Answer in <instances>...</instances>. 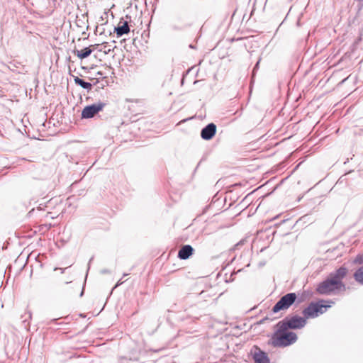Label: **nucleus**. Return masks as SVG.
I'll use <instances>...</instances> for the list:
<instances>
[{
  "label": "nucleus",
  "mask_w": 363,
  "mask_h": 363,
  "mask_svg": "<svg viewBox=\"0 0 363 363\" xmlns=\"http://www.w3.org/2000/svg\"><path fill=\"white\" fill-rule=\"evenodd\" d=\"M194 252V249L190 245H183L178 252V257L180 259H189Z\"/></svg>",
  "instance_id": "obj_9"
},
{
  "label": "nucleus",
  "mask_w": 363,
  "mask_h": 363,
  "mask_svg": "<svg viewBox=\"0 0 363 363\" xmlns=\"http://www.w3.org/2000/svg\"><path fill=\"white\" fill-rule=\"evenodd\" d=\"M93 260V257H91L89 260V263Z\"/></svg>",
  "instance_id": "obj_30"
},
{
  "label": "nucleus",
  "mask_w": 363,
  "mask_h": 363,
  "mask_svg": "<svg viewBox=\"0 0 363 363\" xmlns=\"http://www.w3.org/2000/svg\"><path fill=\"white\" fill-rule=\"evenodd\" d=\"M354 278L356 281L363 284V266L356 270L354 273Z\"/></svg>",
  "instance_id": "obj_13"
},
{
  "label": "nucleus",
  "mask_w": 363,
  "mask_h": 363,
  "mask_svg": "<svg viewBox=\"0 0 363 363\" xmlns=\"http://www.w3.org/2000/svg\"><path fill=\"white\" fill-rule=\"evenodd\" d=\"M74 79V83L81 86L82 88L87 90V91H89L92 89V84L89 82H85L82 79H80L79 77L77 76H72Z\"/></svg>",
  "instance_id": "obj_12"
},
{
  "label": "nucleus",
  "mask_w": 363,
  "mask_h": 363,
  "mask_svg": "<svg viewBox=\"0 0 363 363\" xmlns=\"http://www.w3.org/2000/svg\"><path fill=\"white\" fill-rule=\"evenodd\" d=\"M111 51V49L106 48V50H104V52L105 54H108Z\"/></svg>",
  "instance_id": "obj_22"
},
{
  "label": "nucleus",
  "mask_w": 363,
  "mask_h": 363,
  "mask_svg": "<svg viewBox=\"0 0 363 363\" xmlns=\"http://www.w3.org/2000/svg\"><path fill=\"white\" fill-rule=\"evenodd\" d=\"M83 69H86V67H82Z\"/></svg>",
  "instance_id": "obj_29"
},
{
  "label": "nucleus",
  "mask_w": 363,
  "mask_h": 363,
  "mask_svg": "<svg viewBox=\"0 0 363 363\" xmlns=\"http://www.w3.org/2000/svg\"><path fill=\"white\" fill-rule=\"evenodd\" d=\"M20 65H21V62L13 60V61H11L9 62V64L8 65V68L11 71H12L13 72H16V71H17L16 69L19 68Z\"/></svg>",
  "instance_id": "obj_14"
},
{
  "label": "nucleus",
  "mask_w": 363,
  "mask_h": 363,
  "mask_svg": "<svg viewBox=\"0 0 363 363\" xmlns=\"http://www.w3.org/2000/svg\"><path fill=\"white\" fill-rule=\"evenodd\" d=\"M297 295L294 292L288 293L280 298L274 305L272 311L277 313L280 311H285L289 308L296 301Z\"/></svg>",
  "instance_id": "obj_5"
},
{
  "label": "nucleus",
  "mask_w": 363,
  "mask_h": 363,
  "mask_svg": "<svg viewBox=\"0 0 363 363\" xmlns=\"http://www.w3.org/2000/svg\"><path fill=\"white\" fill-rule=\"evenodd\" d=\"M114 32L118 38L129 33L130 27L128 21H125L123 18H121L118 25L114 28Z\"/></svg>",
  "instance_id": "obj_8"
},
{
  "label": "nucleus",
  "mask_w": 363,
  "mask_h": 363,
  "mask_svg": "<svg viewBox=\"0 0 363 363\" xmlns=\"http://www.w3.org/2000/svg\"><path fill=\"white\" fill-rule=\"evenodd\" d=\"M57 318L52 319V320H50V323H56V321H57Z\"/></svg>",
  "instance_id": "obj_25"
},
{
  "label": "nucleus",
  "mask_w": 363,
  "mask_h": 363,
  "mask_svg": "<svg viewBox=\"0 0 363 363\" xmlns=\"http://www.w3.org/2000/svg\"><path fill=\"white\" fill-rule=\"evenodd\" d=\"M260 60H261V59L259 58V60L255 64V67L253 68V70H252V74H255V72L259 69V65Z\"/></svg>",
  "instance_id": "obj_18"
},
{
  "label": "nucleus",
  "mask_w": 363,
  "mask_h": 363,
  "mask_svg": "<svg viewBox=\"0 0 363 363\" xmlns=\"http://www.w3.org/2000/svg\"><path fill=\"white\" fill-rule=\"evenodd\" d=\"M257 352L253 354V359L255 363H270V359L267 353L257 348Z\"/></svg>",
  "instance_id": "obj_10"
},
{
  "label": "nucleus",
  "mask_w": 363,
  "mask_h": 363,
  "mask_svg": "<svg viewBox=\"0 0 363 363\" xmlns=\"http://www.w3.org/2000/svg\"><path fill=\"white\" fill-rule=\"evenodd\" d=\"M96 74L99 75V76H102L103 75V72H101V71H99V72H97Z\"/></svg>",
  "instance_id": "obj_24"
},
{
  "label": "nucleus",
  "mask_w": 363,
  "mask_h": 363,
  "mask_svg": "<svg viewBox=\"0 0 363 363\" xmlns=\"http://www.w3.org/2000/svg\"><path fill=\"white\" fill-rule=\"evenodd\" d=\"M108 272H109V271L107 269H104L101 271V273H103V274H106V273H108Z\"/></svg>",
  "instance_id": "obj_23"
},
{
  "label": "nucleus",
  "mask_w": 363,
  "mask_h": 363,
  "mask_svg": "<svg viewBox=\"0 0 363 363\" xmlns=\"http://www.w3.org/2000/svg\"><path fill=\"white\" fill-rule=\"evenodd\" d=\"M111 51V49L106 48V50H104V52L105 54H108Z\"/></svg>",
  "instance_id": "obj_21"
},
{
  "label": "nucleus",
  "mask_w": 363,
  "mask_h": 363,
  "mask_svg": "<svg viewBox=\"0 0 363 363\" xmlns=\"http://www.w3.org/2000/svg\"><path fill=\"white\" fill-rule=\"evenodd\" d=\"M277 323L278 325L281 326L280 331L299 330L306 326L307 319L304 315L301 317L296 314L289 315Z\"/></svg>",
  "instance_id": "obj_4"
},
{
  "label": "nucleus",
  "mask_w": 363,
  "mask_h": 363,
  "mask_svg": "<svg viewBox=\"0 0 363 363\" xmlns=\"http://www.w3.org/2000/svg\"><path fill=\"white\" fill-rule=\"evenodd\" d=\"M199 165H200V162H199V163H198V165H197V167H196L195 171L197 169V168H198Z\"/></svg>",
  "instance_id": "obj_27"
},
{
  "label": "nucleus",
  "mask_w": 363,
  "mask_h": 363,
  "mask_svg": "<svg viewBox=\"0 0 363 363\" xmlns=\"http://www.w3.org/2000/svg\"><path fill=\"white\" fill-rule=\"evenodd\" d=\"M347 269L342 266L335 272L329 274L328 277L320 282L316 287V292L320 295H330L337 291H345V284L342 282L347 273Z\"/></svg>",
  "instance_id": "obj_1"
},
{
  "label": "nucleus",
  "mask_w": 363,
  "mask_h": 363,
  "mask_svg": "<svg viewBox=\"0 0 363 363\" xmlns=\"http://www.w3.org/2000/svg\"><path fill=\"white\" fill-rule=\"evenodd\" d=\"M58 269H59V270H60V271H61V273L62 274V273H64V272H65V269H62V268H57V267H56V268H55V269H54V270H55V271H56V270H58Z\"/></svg>",
  "instance_id": "obj_20"
},
{
  "label": "nucleus",
  "mask_w": 363,
  "mask_h": 363,
  "mask_svg": "<svg viewBox=\"0 0 363 363\" xmlns=\"http://www.w3.org/2000/svg\"><path fill=\"white\" fill-rule=\"evenodd\" d=\"M216 125L213 123H208L201 130V137L205 140L212 139L216 133Z\"/></svg>",
  "instance_id": "obj_7"
},
{
  "label": "nucleus",
  "mask_w": 363,
  "mask_h": 363,
  "mask_svg": "<svg viewBox=\"0 0 363 363\" xmlns=\"http://www.w3.org/2000/svg\"><path fill=\"white\" fill-rule=\"evenodd\" d=\"M126 18H130V16H129L128 15H126Z\"/></svg>",
  "instance_id": "obj_28"
},
{
  "label": "nucleus",
  "mask_w": 363,
  "mask_h": 363,
  "mask_svg": "<svg viewBox=\"0 0 363 363\" xmlns=\"http://www.w3.org/2000/svg\"><path fill=\"white\" fill-rule=\"evenodd\" d=\"M333 301H325L320 299L318 301H311L308 306L305 308L302 313L308 318H315L319 315L325 313L327 310L331 307L332 304H334Z\"/></svg>",
  "instance_id": "obj_3"
},
{
  "label": "nucleus",
  "mask_w": 363,
  "mask_h": 363,
  "mask_svg": "<svg viewBox=\"0 0 363 363\" xmlns=\"http://www.w3.org/2000/svg\"><path fill=\"white\" fill-rule=\"evenodd\" d=\"M125 358L128 359L130 360H134V361L139 359V357H138V354H137V352H132L128 356L125 357Z\"/></svg>",
  "instance_id": "obj_16"
},
{
  "label": "nucleus",
  "mask_w": 363,
  "mask_h": 363,
  "mask_svg": "<svg viewBox=\"0 0 363 363\" xmlns=\"http://www.w3.org/2000/svg\"><path fill=\"white\" fill-rule=\"evenodd\" d=\"M354 263L359 264H363V253L357 255V257L354 259Z\"/></svg>",
  "instance_id": "obj_15"
},
{
  "label": "nucleus",
  "mask_w": 363,
  "mask_h": 363,
  "mask_svg": "<svg viewBox=\"0 0 363 363\" xmlns=\"http://www.w3.org/2000/svg\"><path fill=\"white\" fill-rule=\"evenodd\" d=\"M16 72L18 74H26L28 72V71L27 70L26 67L23 65L19 70L16 71Z\"/></svg>",
  "instance_id": "obj_17"
},
{
  "label": "nucleus",
  "mask_w": 363,
  "mask_h": 363,
  "mask_svg": "<svg viewBox=\"0 0 363 363\" xmlns=\"http://www.w3.org/2000/svg\"><path fill=\"white\" fill-rule=\"evenodd\" d=\"M92 52H93V49L91 48L89 46L86 47L84 49L80 50H77V49L73 50V53L81 60L85 59V58L88 57L89 56H90L91 54L92 53Z\"/></svg>",
  "instance_id": "obj_11"
},
{
  "label": "nucleus",
  "mask_w": 363,
  "mask_h": 363,
  "mask_svg": "<svg viewBox=\"0 0 363 363\" xmlns=\"http://www.w3.org/2000/svg\"><path fill=\"white\" fill-rule=\"evenodd\" d=\"M99 46V44H94V45H91L89 47L91 48H93L96 49V48H98Z\"/></svg>",
  "instance_id": "obj_19"
},
{
  "label": "nucleus",
  "mask_w": 363,
  "mask_h": 363,
  "mask_svg": "<svg viewBox=\"0 0 363 363\" xmlns=\"http://www.w3.org/2000/svg\"><path fill=\"white\" fill-rule=\"evenodd\" d=\"M277 330L272 336V345L275 347H285L296 342L297 335L292 331H280L281 326L276 324Z\"/></svg>",
  "instance_id": "obj_2"
},
{
  "label": "nucleus",
  "mask_w": 363,
  "mask_h": 363,
  "mask_svg": "<svg viewBox=\"0 0 363 363\" xmlns=\"http://www.w3.org/2000/svg\"><path fill=\"white\" fill-rule=\"evenodd\" d=\"M84 294V290L82 291L81 294H80V296H82Z\"/></svg>",
  "instance_id": "obj_26"
},
{
  "label": "nucleus",
  "mask_w": 363,
  "mask_h": 363,
  "mask_svg": "<svg viewBox=\"0 0 363 363\" xmlns=\"http://www.w3.org/2000/svg\"><path fill=\"white\" fill-rule=\"evenodd\" d=\"M106 103L98 102L86 106L82 111V118H91L105 107Z\"/></svg>",
  "instance_id": "obj_6"
}]
</instances>
